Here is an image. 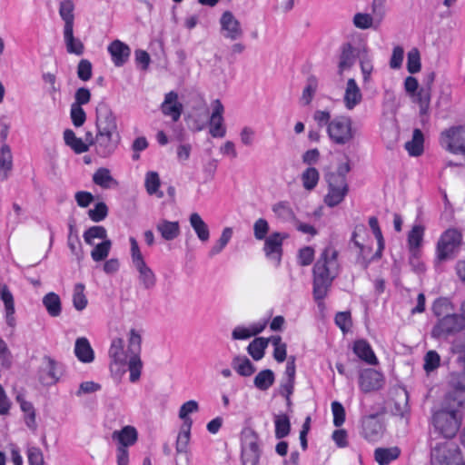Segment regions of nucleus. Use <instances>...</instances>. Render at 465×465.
<instances>
[{"instance_id": "774afa93", "label": "nucleus", "mask_w": 465, "mask_h": 465, "mask_svg": "<svg viewBox=\"0 0 465 465\" xmlns=\"http://www.w3.org/2000/svg\"><path fill=\"white\" fill-rule=\"evenodd\" d=\"M450 384L456 391H465V369L450 375Z\"/></svg>"}, {"instance_id": "393cba45", "label": "nucleus", "mask_w": 465, "mask_h": 465, "mask_svg": "<svg viewBox=\"0 0 465 465\" xmlns=\"http://www.w3.org/2000/svg\"><path fill=\"white\" fill-rule=\"evenodd\" d=\"M156 230L165 241H173L180 234L179 222H171L168 220H161L156 224Z\"/></svg>"}, {"instance_id": "6e6d98bb", "label": "nucleus", "mask_w": 465, "mask_h": 465, "mask_svg": "<svg viewBox=\"0 0 465 465\" xmlns=\"http://www.w3.org/2000/svg\"><path fill=\"white\" fill-rule=\"evenodd\" d=\"M87 298L84 294V285L76 283L74 287L73 304L75 310L83 311L87 306Z\"/></svg>"}, {"instance_id": "338daca9", "label": "nucleus", "mask_w": 465, "mask_h": 465, "mask_svg": "<svg viewBox=\"0 0 465 465\" xmlns=\"http://www.w3.org/2000/svg\"><path fill=\"white\" fill-rule=\"evenodd\" d=\"M27 459L29 465H45L43 452L37 447H29L27 449Z\"/></svg>"}, {"instance_id": "3c124183", "label": "nucleus", "mask_w": 465, "mask_h": 465, "mask_svg": "<svg viewBox=\"0 0 465 465\" xmlns=\"http://www.w3.org/2000/svg\"><path fill=\"white\" fill-rule=\"evenodd\" d=\"M362 429L366 437H373L381 431V424L375 415H370L362 420Z\"/></svg>"}, {"instance_id": "4c0bfd02", "label": "nucleus", "mask_w": 465, "mask_h": 465, "mask_svg": "<svg viewBox=\"0 0 465 465\" xmlns=\"http://www.w3.org/2000/svg\"><path fill=\"white\" fill-rule=\"evenodd\" d=\"M191 429L187 425H182L175 443L177 454H187L189 451V443L191 439Z\"/></svg>"}, {"instance_id": "09e8293b", "label": "nucleus", "mask_w": 465, "mask_h": 465, "mask_svg": "<svg viewBox=\"0 0 465 465\" xmlns=\"http://www.w3.org/2000/svg\"><path fill=\"white\" fill-rule=\"evenodd\" d=\"M431 89L430 86H421L416 94V101L420 105V114H427L430 109Z\"/></svg>"}, {"instance_id": "79ce46f5", "label": "nucleus", "mask_w": 465, "mask_h": 465, "mask_svg": "<svg viewBox=\"0 0 465 465\" xmlns=\"http://www.w3.org/2000/svg\"><path fill=\"white\" fill-rule=\"evenodd\" d=\"M269 342L270 338H255L247 347L248 353L253 360H261L264 356V351Z\"/></svg>"}, {"instance_id": "0eeeda50", "label": "nucleus", "mask_w": 465, "mask_h": 465, "mask_svg": "<svg viewBox=\"0 0 465 465\" xmlns=\"http://www.w3.org/2000/svg\"><path fill=\"white\" fill-rule=\"evenodd\" d=\"M63 375V366L54 358L45 355L37 370V379L44 386L56 384Z\"/></svg>"}, {"instance_id": "4468645a", "label": "nucleus", "mask_w": 465, "mask_h": 465, "mask_svg": "<svg viewBox=\"0 0 465 465\" xmlns=\"http://www.w3.org/2000/svg\"><path fill=\"white\" fill-rule=\"evenodd\" d=\"M108 353L111 359V371L114 372H124V367L126 365L130 355L124 350V340L121 338L114 339Z\"/></svg>"}, {"instance_id": "20e7f679", "label": "nucleus", "mask_w": 465, "mask_h": 465, "mask_svg": "<svg viewBox=\"0 0 465 465\" xmlns=\"http://www.w3.org/2000/svg\"><path fill=\"white\" fill-rule=\"evenodd\" d=\"M330 140L337 145L350 143L354 139L355 132L349 116L340 115L331 121L327 128Z\"/></svg>"}, {"instance_id": "f03ea898", "label": "nucleus", "mask_w": 465, "mask_h": 465, "mask_svg": "<svg viewBox=\"0 0 465 465\" xmlns=\"http://www.w3.org/2000/svg\"><path fill=\"white\" fill-rule=\"evenodd\" d=\"M351 171L350 160L340 163L335 172H330L325 175L328 183V193L324 197V203L329 207H334L341 203L348 193L349 186L346 180L347 173Z\"/></svg>"}, {"instance_id": "58836bf2", "label": "nucleus", "mask_w": 465, "mask_h": 465, "mask_svg": "<svg viewBox=\"0 0 465 465\" xmlns=\"http://www.w3.org/2000/svg\"><path fill=\"white\" fill-rule=\"evenodd\" d=\"M232 368L238 374L249 377L255 371V367L251 361L245 356H236L232 361Z\"/></svg>"}, {"instance_id": "7c9ffc66", "label": "nucleus", "mask_w": 465, "mask_h": 465, "mask_svg": "<svg viewBox=\"0 0 465 465\" xmlns=\"http://www.w3.org/2000/svg\"><path fill=\"white\" fill-rule=\"evenodd\" d=\"M1 299L5 304V322L8 326H15L14 297L9 290L5 286L1 292Z\"/></svg>"}, {"instance_id": "dca6fc26", "label": "nucleus", "mask_w": 465, "mask_h": 465, "mask_svg": "<svg viewBox=\"0 0 465 465\" xmlns=\"http://www.w3.org/2000/svg\"><path fill=\"white\" fill-rule=\"evenodd\" d=\"M287 238V234L281 232H272L266 239H264L263 251L265 256L273 262L278 266L282 260V243Z\"/></svg>"}, {"instance_id": "a878e982", "label": "nucleus", "mask_w": 465, "mask_h": 465, "mask_svg": "<svg viewBox=\"0 0 465 465\" xmlns=\"http://www.w3.org/2000/svg\"><path fill=\"white\" fill-rule=\"evenodd\" d=\"M408 392L406 390L399 388L394 391L393 406L391 411L397 416H403L409 411Z\"/></svg>"}, {"instance_id": "37998d69", "label": "nucleus", "mask_w": 465, "mask_h": 465, "mask_svg": "<svg viewBox=\"0 0 465 465\" xmlns=\"http://www.w3.org/2000/svg\"><path fill=\"white\" fill-rule=\"evenodd\" d=\"M144 185L148 194H155L158 198L163 197V193L159 191L161 181L156 172H148L145 175Z\"/></svg>"}, {"instance_id": "052dcab7", "label": "nucleus", "mask_w": 465, "mask_h": 465, "mask_svg": "<svg viewBox=\"0 0 465 465\" xmlns=\"http://www.w3.org/2000/svg\"><path fill=\"white\" fill-rule=\"evenodd\" d=\"M112 246V242L107 239L101 243L95 245L91 252V257L94 262L104 261L109 254Z\"/></svg>"}, {"instance_id": "4be33fe9", "label": "nucleus", "mask_w": 465, "mask_h": 465, "mask_svg": "<svg viewBox=\"0 0 465 465\" xmlns=\"http://www.w3.org/2000/svg\"><path fill=\"white\" fill-rule=\"evenodd\" d=\"M358 53L349 43L341 46V52L338 64V74L341 75L345 71L351 69L355 63Z\"/></svg>"}, {"instance_id": "f8f14e48", "label": "nucleus", "mask_w": 465, "mask_h": 465, "mask_svg": "<svg viewBox=\"0 0 465 465\" xmlns=\"http://www.w3.org/2000/svg\"><path fill=\"white\" fill-rule=\"evenodd\" d=\"M463 327V317L458 314H447L433 327L431 335L434 338H440L441 336L457 332Z\"/></svg>"}, {"instance_id": "c03bdc74", "label": "nucleus", "mask_w": 465, "mask_h": 465, "mask_svg": "<svg viewBox=\"0 0 465 465\" xmlns=\"http://www.w3.org/2000/svg\"><path fill=\"white\" fill-rule=\"evenodd\" d=\"M199 411V404L196 401L191 400L184 402L179 410V418L183 420L182 425H187L192 427L193 420L189 417L191 413L197 412Z\"/></svg>"}, {"instance_id": "aec40b11", "label": "nucleus", "mask_w": 465, "mask_h": 465, "mask_svg": "<svg viewBox=\"0 0 465 465\" xmlns=\"http://www.w3.org/2000/svg\"><path fill=\"white\" fill-rule=\"evenodd\" d=\"M108 52L115 66L124 65L131 54L130 47L120 40L113 41L108 46Z\"/></svg>"}, {"instance_id": "c85d7f7f", "label": "nucleus", "mask_w": 465, "mask_h": 465, "mask_svg": "<svg viewBox=\"0 0 465 465\" xmlns=\"http://www.w3.org/2000/svg\"><path fill=\"white\" fill-rule=\"evenodd\" d=\"M361 231H364V227L363 226H358L355 228V231L353 232L352 233V242H354V244L359 248L360 252H359V257H358V263L363 268V269H367V267L369 266L370 262L373 260H376L377 258L374 257L375 256V253L371 256V257H369V252H370V248L368 247H365L363 244H361V242H359L357 241V234H358V232H361Z\"/></svg>"}, {"instance_id": "f704fd0d", "label": "nucleus", "mask_w": 465, "mask_h": 465, "mask_svg": "<svg viewBox=\"0 0 465 465\" xmlns=\"http://www.w3.org/2000/svg\"><path fill=\"white\" fill-rule=\"evenodd\" d=\"M43 304L48 314L52 317H58L62 312L61 300L58 294L51 292L43 298Z\"/></svg>"}, {"instance_id": "5fc2aeb1", "label": "nucleus", "mask_w": 465, "mask_h": 465, "mask_svg": "<svg viewBox=\"0 0 465 465\" xmlns=\"http://www.w3.org/2000/svg\"><path fill=\"white\" fill-rule=\"evenodd\" d=\"M270 341L274 347L273 351V358L278 362H282L285 361L287 356V345L282 342V337L279 335H274L270 337Z\"/></svg>"}, {"instance_id": "ddd939ff", "label": "nucleus", "mask_w": 465, "mask_h": 465, "mask_svg": "<svg viewBox=\"0 0 465 465\" xmlns=\"http://www.w3.org/2000/svg\"><path fill=\"white\" fill-rule=\"evenodd\" d=\"M221 34L230 41H237L243 35L240 21L234 16L231 11L223 13L220 18Z\"/></svg>"}, {"instance_id": "39448f33", "label": "nucleus", "mask_w": 465, "mask_h": 465, "mask_svg": "<svg viewBox=\"0 0 465 465\" xmlns=\"http://www.w3.org/2000/svg\"><path fill=\"white\" fill-rule=\"evenodd\" d=\"M433 425L444 438H453L460 427V417L456 411L440 410L436 411L432 417Z\"/></svg>"}, {"instance_id": "603ef678", "label": "nucleus", "mask_w": 465, "mask_h": 465, "mask_svg": "<svg viewBox=\"0 0 465 465\" xmlns=\"http://www.w3.org/2000/svg\"><path fill=\"white\" fill-rule=\"evenodd\" d=\"M275 437L282 439L290 433L291 423L287 415H276L274 419Z\"/></svg>"}, {"instance_id": "e2e57ef3", "label": "nucleus", "mask_w": 465, "mask_h": 465, "mask_svg": "<svg viewBox=\"0 0 465 465\" xmlns=\"http://www.w3.org/2000/svg\"><path fill=\"white\" fill-rule=\"evenodd\" d=\"M420 55L417 48H412L407 56V69L411 74H416L420 70Z\"/></svg>"}, {"instance_id": "72a5a7b5", "label": "nucleus", "mask_w": 465, "mask_h": 465, "mask_svg": "<svg viewBox=\"0 0 465 465\" xmlns=\"http://www.w3.org/2000/svg\"><path fill=\"white\" fill-rule=\"evenodd\" d=\"M401 450L398 447L378 448L374 451L375 460L379 465H388L400 456Z\"/></svg>"}, {"instance_id": "864d4df0", "label": "nucleus", "mask_w": 465, "mask_h": 465, "mask_svg": "<svg viewBox=\"0 0 465 465\" xmlns=\"http://www.w3.org/2000/svg\"><path fill=\"white\" fill-rule=\"evenodd\" d=\"M83 237L87 244L94 245L95 239L107 240V233L104 227L96 225L86 230Z\"/></svg>"}, {"instance_id": "a18cd8bd", "label": "nucleus", "mask_w": 465, "mask_h": 465, "mask_svg": "<svg viewBox=\"0 0 465 465\" xmlns=\"http://www.w3.org/2000/svg\"><path fill=\"white\" fill-rule=\"evenodd\" d=\"M93 181L95 184L103 188H110L117 185V182L112 177L109 169L99 168L93 175Z\"/></svg>"}, {"instance_id": "473e14b6", "label": "nucleus", "mask_w": 465, "mask_h": 465, "mask_svg": "<svg viewBox=\"0 0 465 465\" xmlns=\"http://www.w3.org/2000/svg\"><path fill=\"white\" fill-rule=\"evenodd\" d=\"M64 140L67 146H69L75 153H83L88 151V144L83 139L76 137L75 134L71 129H66L64 132Z\"/></svg>"}, {"instance_id": "423d86ee", "label": "nucleus", "mask_w": 465, "mask_h": 465, "mask_svg": "<svg viewBox=\"0 0 465 465\" xmlns=\"http://www.w3.org/2000/svg\"><path fill=\"white\" fill-rule=\"evenodd\" d=\"M462 460L461 451L453 442L440 443L431 451V465H460Z\"/></svg>"}, {"instance_id": "6ab92c4d", "label": "nucleus", "mask_w": 465, "mask_h": 465, "mask_svg": "<svg viewBox=\"0 0 465 465\" xmlns=\"http://www.w3.org/2000/svg\"><path fill=\"white\" fill-rule=\"evenodd\" d=\"M362 101V93L355 79L350 78L347 81L343 95L344 106L348 110L354 109Z\"/></svg>"}, {"instance_id": "7ed1b4c3", "label": "nucleus", "mask_w": 465, "mask_h": 465, "mask_svg": "<svg viewBox=\"0 0 465 465\" xmlns=\"http://www.w3.org/2000/svg\"><path fill=\"white\" fill-rule=\"evenodd\" d=\"M129 242L131 244L132 262L138 272L139 282L144 289H153L156 284V276L153 270L146 264L135 238L130 237Z\"/></svg>"}, {"instance_id": "2f4dec72", "label": "nucleus", "mask_w": 465, "mask_h": 465, "mask_svg": "<svg viewBox=\"0 0 465 465\" xmlns=\"http://www.w3.org/2000/svg\"><path fill=\"white\" fill-rule=\"evenodd\" d=\"M64 38L69 54L81 55L84 53V44L74 36V28L64 29Z\"/></svg>"}, {"instance_id": "1a4fd4ad", "label": "nucleus", "mask_w": 465, "mask_h": 465, "mask_svg": "<svg viewBox=\"0 0 465 465\" xmlns=\"http://www.w3.org/2000/svg\"><path fill=\"white\" fill-rule=\"evenodd\" d=\"M260 459L258 435L251 429L242 432V465H257Z\"/></svg>"}, {"instance_id": "8fccbe9b", "label": "nucleus", "mask_w": 465, "mask_h": 465, "mask_svg": "<svg viewBox=\"0 0 465 465\" xmlns=\"http://www.w3.org/2000/svg\"><path fill=\"white\" fill-rule=\"evenodd\" d=\"M301 178H302L303 187L308 191H312L318 184V182L320 179V174L316 168L308 167L302 173Z\"/></svg>"}, {"instance_id": "de8ad7c7", "label": "nucleus", "mask_w": 465, "mask_h": 465, "mask_svg": "<svg viewBox=\"0 0 465 465\" xmlns=\"http://www.w3.org/2000/svg\"><path fill=\"white\" fill-rule=\"evenodd\" d=\"M318 89V80L315 76L311 75L306 81V85L302 91L301 103L303 105H309L312 103Z\"/></svg>"}, {"instance_id": "680f3d73", "label": "nucleus", "mask_w": 465, "mask_h": 465, "mask_svg": "<svg viewBox=\"0 0 465 465\" xmlns=\"http://www.w3.org/2000/svg\"><path fill=\"white\" fill-rule=\"evenodd\" d=\"M141 343V334L136 330L132 329L129 332L128 338V353L130 355H140Z\"/></svg>"}, {"instance_id": "13d9d810", "label": "nucleus", "mask_w": 465, "mask_h": 465, "mask_svg": "<svg viewBox=\"0 0 465 465\" xmlns=\"http://www.w3.org/2000/svg\"><path fill=\"white\" fill-rule=\"evenodd\" d=\"M424 227L422 225H414L408 235V243L411 252L418 249L423 239Z\"/></svg>"}, {"instance_id": "4d7b16f0", "label": "nucleus", "mask_w": 465, "mask_h": 465, "mask_svg": "<svg viewBox=\"0 0 465 465\" xmlns=\"http://www.w3.org/2000/svg\"><path fill=\"white\" fill-rule=\"evenodd\" d=\"M126 364H128L130 371V381L136 382L140 379L143 368V362L140 359V355H129V360Z\"/></svg>"}, {"instance_id": "a19ab883", "label": "nucleus", "mask_w": 465, "mask_h": 465, "mask_svg": "<svg viewBox=\"0 0 465 465\" xmlns=\"http://www.w3.org/2000/svg\"><path fill=\"white\" fill-rule=\"evenodd\" d=\"M272 210L274 215L283 221V222H291L295 221V214L288 202H279L272 205Z\"/></svg>"}, {"instance_id": "69168bd1", "label": "nucleus", "mask_w": 465, "mask_h": 465, "mask_svg": "<svg viewBox=\"0 0 465 465\" xmlns=\"http://www.w3.org/2000/svg\"><path fill=\"white\" fill-rule=\"evenodd\" d=\"M269 229L268 222L263 218H259L253 224L254 238L259 241L266 239V234L268 233Z\"/></svg>"}, {"instance_id": "9d476101", "label": "nucleus", "mask_w": 465, "mask_h": 465, "mask_svg": "<svg viewBox=\"0 0 465 465\" xmlns=\"http://www.w3.org/2000/svg\"><path fill=\"white\" fill-rule=\"evenodd\" d=\"M440 144L452 153L465 154V126L451 127L442 132Z\"/></svg>"}, {"instance_id": "49530a36", "label": "nucleus", "mask_w": 465, "mask_h": 465, "mask_svg": "<svg viewBox=\"0 0 465 465\" xmlns=\"http://www.w3.org/2000/svg\"><path fill=\"white\" fill-rule=\"evenodd\" d=\"M274 373L267 369L261 371L254 378L255 387L261 391H267L274 382Z\"/></svg>"}, {"instance_id": "f3484780", "label": "nucleus", "mask_w": 465, "mask_h": 465, "mask_svg": "<svg viewBox=\"0 0 465 465\" xmlns=\"http://www.w3.org/2000/svg\"><path fill=\"white\" fill-rule=\"evenodd\" d=\"M212 108L213 112L209 121V133L214 138H223L226 134V128L223 124V105L220 100L216 99L213 102Z\"/></svg>"}, {"instance_id": "2eb2a0df", "label": "nucleus", "mask_w": 465, "mask_h": 465, "mask_svg": "<svg viewBox=\"0 0 465 465\" xmlns=\"http://www.w3.org/2000/svg\"><path fill=\"white\" fill-rule=\"evenodd\" d=\"M97 132H118L116 118L110 106L102 102L96 107Z\"/></svg>"}, {"instance_id": "5701e85b", "label": "nucleus", "mask_w": 465, "mask_h": 465, "mask_svg": "<svg viewBox=\"0 0 465 465\" xmlns=\"http://www.w3.org/2000/svg\"><path fill=\"white\" fill-rule=\"evenodd\" d=\"M354 353L363 361L371 365H376L378 359L375 356L370 343L365 340H357L353 345Z\"/></svg>"}, {"instance_id": "ea45409f", "label": "nucleus", "mask_w": 465, "mask_h": 465, "mask_svg": "<svg viewBox=\"0 0 465 465\" xmlns=\"http://www.w3.org/2000/svg\"><path fill=\"white\" fill-rule=\"evenodd\" d=\"M232 237V229L231 227L223 228L220 238L212 246L208 252L210 258H213L223 252Z\"/></svg>"}, {"instance_id": "bb28decb", "label": "nucleus", "mask_w": 465, "mask_h": 465, "mask_svg": "<svg viewBox=\"0 0 465 465\" xmlns=\"http://www.w3.org/2000/svg\"><path fill=\"white\" fill-rule=\"evenodd\" d=\"M113 440H118L119 447L127 448L137 440V431L132 426H125L121 430H115L112 434Z\"/></svg>"}, {"instance_id": "a211bd4d", "label": "nucleus", "mask_w": 465, "mask_h": 465, "mask_svg": "<svg viewBox=\"0 0 465 465\" xmlns=\"http://www.w3.org/2000/svg\"><path fill=\"white\" fill-rule=\"evenodd\" d=\"M383 383V375L376 370L366 369L360 373L359 385L363 392L378 391Z\"/></svg>"}, {"instance_id": "cd10ccee", "label": "nucleus", "mask_w": 465, "mask_h": 465, "mask_svg": "<svg viewBox=\"0 0 465 465\" xmlns=\"http://www.w3.org/2000/svg\"><path fill=\"white\" fill-rule=\"evenodd\" d=\"M189 222L198 239L203 242H207L210 238V230L201 215L197 213H193L189 217Z\"/></svg>"}, {"instance_id": "c756f323", "label": "nucleus", "mask_w": 465, "mask_h": 465, "mask_svg": "<svg viewBox=\"0 0 465 465\" xmlns=\"http://www.w3.org/2000/svg\"><path fill=\"white\" fill-rule=\"evenodd\" d=\"M13 168V156L9 145L3 143L0 148V176L3 180L7 179Z\"/></svg>"}, {"instance_id": "0e129e2a", "label": "nucleus", "mask_w": 465, "mask_h": 465, "mask_svg": "<svg viewBox=\"0 0 465 465\" xmlns=\"http://www.w3.org/2000/svg\"><path fill=\"white\" fill-rule=\"evenodd\" d=\"M108 208L104 203H98L93 209L88 211V215L93 222L99 223L105 219Z\"/></svg>"}, {"instance_id": "f257e3e1", "label": "nucleus", "mask_w": 465, "mask_h": 465, "mask_svg": "<svg viewBox=\"0 0 465 465\" xmlns=\"http://www.w3.org/2000/svg\"><path fill=\"white\" fill-rule=\"evenodd\" d=\"M339 269L337 250L331 245L326 246L312 269L313 297L316 301H322L327 296Z\"/></svg>"}, {"instance_id": "bf43d9fd", "label": "nucleus", "mask_w": 465, "mask_h": 465, "mask_svg": "<svg viewBox=\"0 0 465 465\" xmlns=\"http://www.w3.org/2000/svg\"><path fill=\"white\" fill-rule=\"evenodd\" d=\"M369 225L378 242V250L376 251L374 257L381 258L382 251L384 249V239L381 228L379 226L378 219L374 216L371 217L369 219Z\"/></svg>"}, {"instance_id": "412c9836", "label": "nucleus", "mask_w": 465, "mask_h": 465, "mask_svg": "<svg viewBox=\"0 0 465 465\" xmlns=\"http://www.w3.org/2000/svg\"><path fill=\"white\" fill-rule=\"evenodd\" d=\"M161 108L163 114L172 117L173 122L178 121L183 110L182 104L178 102V95L174 92L166 94Z\"/></svg>"}, {"instance_id": "b1692460", "label": "nucleus", "mask_w": 465, "mask_h": 465, "mask_svg": "<svg viewBox=\"0 0 465 465\" xmlns=\"http://www.w3.org/2000/svg\"><path fill=\"white\" fill-rule=\"evenodd\" d=\"M74 354L84 363H90L94 359V352L88 340L84 337L77 338L74 344Z\"/></svg>"}, {"instance_id": "9b49d317", "label": "nucleus", "mask_w": 465, "mask_h": 465, "mask_svg": "<svg viewBox=\"0 0 465 465\" xmlns=\"http://www.w3.org/2000/svg\"><path fill=\"white\" fill-rule=\"evenodd\" d=\"M121 142L119 132H97L95 135V152L104 158L111 156Z\"/></svg>"}, {"instance_id": "6e6552de", "label": "nucleus", "mask_w": 465, "mask_h": 465, "mask_svg": "<svg viewBox=\"0 0 465 465\" xmlns=\"http://www.w3.org/2000/svg\"><path fill=\"white\" fill-rule=\"evenodd\" d=\"M462 241V234L457 229H448L445 231L437 243V258L440 261H445L451 257L458 250Z\"/></svg>"}, {"instance_id": "c9c22d12", "label": "nucleus", "mask_w": 465, "mask_h": 465, "mask_svg": "<svg viewBox=\"0 0 465 465\" xmlns=\"http://www.w3.org/2000/svg\"><path fill=\"white\" fill-rule=\"evenodd\" d=\"M423 134L420 129H415L412 139L405 143V149L411 156H419L423 152Z\"/></svg>"}, {"instance_id": "e433bc0d", "label": "nucleus", "mask_w": 465, "mask_h": 465, "mask_svg": "<svg viewBox=\"0 0 465 465\" xmlns=\"http://www.w3.org/2000/svg\"><path fill=\"white\" fill-rule=\"evenodd\" d=\"M74 4L72 0H63L59 5V15L64 22V29L74 28Z\"/></svg>"}]
</instances>
